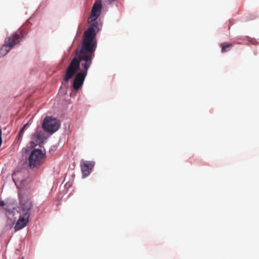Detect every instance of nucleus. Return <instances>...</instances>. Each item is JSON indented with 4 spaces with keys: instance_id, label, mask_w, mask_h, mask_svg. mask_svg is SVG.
I'll list each match as a JSON object with an SVG mask.
<instances>
[{
    "instance_id": "f257e3e1",
    "label": "nucleus",
    "mask_w": 259,
    "mask_h": 259,
    "mask_svg": "<svg viewBox=\"0 0 259 259\" xmlns=\"http://www.w3.org/2000/svg\"><path fill=\"white\" fill-rule=\"evenodd\" d=\"M97 22H93L91 26L84 32L81 46L76 49L75 56L66 69L64 80L67 82L77 72L80 66L82 68L81 71L76 74L73 80V88L75 90H78L82 85L95 57L97 42L94 28L97 27Z\"/></svg>"
},
{
    "instance_id": "f03ea898",
    "label": "nucleus",
    "mask_w": 259,
    "mask_h": 259,
    "mask_svg": "<svg viewBox=\"0 0 259 259\" xmlns=\"http://www.w3.org/2000/svg\"><path fill=\"white\" fill-rule=\"evenodd\" d=\"M23 35L21 31H17L12 36L7 37L5 44L0 50V54L2 55L7 54L14 46L19 43Z\"/></svg>"
},
{
    "instance_id": "7ed1b4c3",
    "label": "nucleus",
    "mask_w": 259,
    "mask_h": 259,
    "mask_svg": "<svg viewBox=\"0 0 259 259\" xmlns=\"http://www.w3.org/2000/svg\"><path fill=\"white\" fill-rule=\"evenodd\" d=\"M23 35L21 31H17L12 36L7 37L5 44L0 50V54L2 55L7 54L14 46L19 43Z\"/></svg>"
},
{
    "instance_id": "20e7f679",
    "label": "nucleus",
    "mask_w": 259,
    "mask_h": 259,
    "mask_svg": "<svg viewBox=\"0 0 259 259\" xmlns=\"http://www.w3.org/2000/svg\"><path fill=\"white\" fill-rule=\"evenodd\" d=\"M45 154L41 150H32L28 158V166L31 168L38 167L43 162Z\"/></svg>"
},
{
    "instance_id": "39448f33",
    "label": "nucleus",
    "mask_w": 259,
    "mask_h": 259,
    "mask_svg": "<svg viewBox=\"0 0 259 259\" xmlns=\"http://www.w3.org/2000/svg\"><path fill=\"white\" fill-rule=\"evenodd\" d=\"M60 125V122L57 118L48 116L44 119L42 127L46 132L53 133L59 129Z\"/></svg>"
},
{
    "instance_id": "423d86ee",
    "label": "nucleus",
    "mask_w": 259,
    "mask_h": 259,
    "mask_svg": "<svg viewBox=\"0 0 259 259\" xmlns=\"http://www.w3.org/2000/svg\"><path fill=\"white\" fill-rule=\"evenodd\" d=\"M19 213L21 214L28 213V214L30 215V210L32 207V202L30 199L27 198H25L21 196H19Z\"/></svg>"
},
{
    "instance_id": "0eeeda50",
    "label": "nucleus",
    "mask_w": 259,
    "mask_h": 259,
    "mask_svg": "<svg viewBox=\"0 0 259 259\" xmlns=\"http://www.w3.org/2000/svg\"><path fill=\"white\" fill-rule=\"evenodd\" d=\"M102 9V4L100 1L96 2L94 4L90 17L88 19L89 23L95 21L99 16Z\"/></svg>"
},
{
    "instance_id": "6e6552de",
    "label": "nucleus",
    "mask_w": 259,
    "mask_h": 259,
    "mask_svg": "<svg viewBox=\"0 0 259 259\" xmlns=\"http://www.w3.org/2000/svg\"><path fill=\"white\" fill-rule=\"evenodd\" d=\"M20 214L14 227L15 231L21 230L26 226L29 221L30 215H29L28 213Z\"/></svg>"
},
{
    "instance_id": "1a4fd4ad",
    "label": "nucleus",
    "mask_w": 259,
    "mask_h": 259,
    "mask_svg": "<svg viewBox=\"0 0 259 259\" xmlns=\"http://www.w3.org/2000/svg\"><path fill=\"white\" fill-rule=\"evenodd\" d=\"M95 163L92 161H83L80 163L82 175L84 177L88 176L91 172Z\"/></svg>"
},
{
    "instance_id": "9d476101",
    "label": "nucleus",
    "mask_w": 259,
    "mask_h": 259,
    "mask_svg": "<svg viewBox=\"0 0 259 259\" xmlns=\"http://www.w3.org/2000/svg\"><path fill=\"white\" fill-rule=\"evenodd\" d=\"M221 47L222 48V52L225 53L228 52L231 49L232 47V45L231 44L225 42L221 44Z\"/></svg>"
},
{
    "instance_id": "9b49d317",
    "label": "nucleus",
    "mask_w": 259,
    "mask_h": 259,
    "mask_svg": "<svg viewBox=\"0 0 259 259\" xmlns=\"http://www.w3.org/2000/svg\"><path fill=\"white\" fill-rule=\"evenodd\" d=\"M28 125V124H25L20 130L18 136H17V139L18 141H20L23 137V135L24 132V130H25L26 126Z\"/></svg>"
},
{
    "instance_id": "f8f14e48",
    "label": "nucleus",
    "mask_w": 259,
    "mask_h": 259,
    "mask_svg": "<svg viewBox=\"0 0 259 259\" xmlns=\"http://www.w3.org/2000/svg\"><path fill=\"white\" fill-rule=\"evenodd\" d=\"M21 175V173L19 171H15L12 175V178L13 181L15 182L16 180L17 181L22 182V180L19 179V176Z\"/></svg>"
},
{
    "instance_id": "ddd939ff",
    "label": "nucleus",
    "mask_w": 259,
    "mask_h": 259,
    "mask_svg": "<svg viewBox=\"0 0 259 259\" xmlns=\"http://www.w3.org/2000/svg\"><path fill=\"white\" fill-rule=\"evenodd\" d=\"M5 205V203L4 201L0 200V206H4Z\"/></svg>"
},
{
    "instance_id": "4468645a",
    "label": "nucleus",
    "mask_w": 259,
    "mask_h": 259,
    "mask_svg": "<svg viewBox=\"0 0 259 259\" xmlns=\"http://www.w3.org/2000/svg\"><path fill=\"white\" fill-rule=\"evenodd\" d=\"M21 259H23V257H22Z\"/></svg>"
}]
</instances>
